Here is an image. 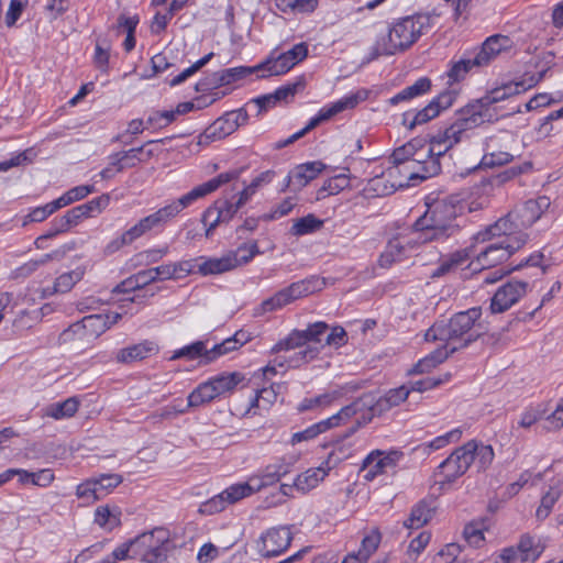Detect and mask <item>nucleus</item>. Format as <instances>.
Wrapping results in <instances>:
<instances>
[{
    "instance_id": "1",
    "label": "nucleus",
    "mask_w": 563,
    "mask_h": 563,
    "mask_svg": "<svg viewBox=\"0 0 563 563\" xmlns=\"http://www.w3.org/2000/svg\"><path fill=\"white\" fill-rule=\"evenodd\" d=\"M463 206L455 197L438 200L416 220L411 233L407 236L409 246H420L431 242H441L455 235L460 225L455 222Z\"/></svg>"
},
{
    "instance_id": "2",
    "label": "nucleus",
    "mask_w": 563,
    "mask_h": 563,
    "mask_svg": "<svg viewBox=\"0 0 563 563\" xmlns=\"http://www.w3.org/2000/svg\"><path fill=\"white\" fill-rule=\"evenodd\" d=\"M481 314V308H471L455 313L449 320L438 321L426 331L424 340L443 342L452 354L463 350L482 336L479 332H472Z\"/></svg>"
},
{
    "instance_id": "3",
    "label": "nucleus",
    "mask_w": 563,
    "mask_h": 563,
    "mask_svg": "<svg viewBox=\"0 0 563 563\" xmlns=\"http://www.w3.org/2000/svg\"><path fill=\"white\" fill-rule=\"evenodd\" d=\"M551 201L545 196L537 199L527 200L523 205L515 208L504 218H500L485 231L478 232L477 241H488L495 236L519 235L526 233L525 230L537 222L541 216L549 209Z\"/></svg>"
},
{
    "instance_id": "4",
    "label": "nucleus",
    "mask_w": 563,
    "mask_h": 563,
    "mask_svg": "<svg viewBox=\"0 0 563 563\" xmlns=\"http://www.w3.org/2000/svg\"><path fill=\"white\" fill-rule=\"evenodd\" d=\"M427 19L422 15L406 16L398 20L388 33L376 43V55H394L410 47L422 34Z\"/></svg>"
},
{
    "instance_id": "5",
    "label": "nucleus",
    "mask_w": 563,
    "mask_h": 563,
    "mask_svg": "<svg viewBox=\"0 0 563 563\" xmlns=\"http://www.w3.org/2000/svg\"><path fill=\"white\" fill-rule=\"evenodd\" d=\"M325 286V280L318 276H310L308 278L295 282L289 286L278 290L272 297L265 299L257 308V314L272 312L296 301L297 299L310 296L320 291Z\"/></svg>"
},
{
    "instance_id": "6",
    "label": "nucleus",
    "mask_w": 563,
    "mask_h": 563,
    "mask_svg": "<svg viewBox=\"0 0 563 563\" xmlns=\"http://www.w3.org/2000/svg\"><path fill=\"white\" fill-rule=\"evenodd\" d=\"M133 555L143 563H163L167 559L170 537L164 528H154L132 539Z\"/></svg>"
},
{
    "instance_id": "7",
    "label": "nucleus",
    "mask_w": 563,
    "mask_h": 563,
    "mask_svg": "<svg viewBox=\"0 0 563 563\" xmlns=\"http://www.w3.org/2000/svg\"><path fill=\"white\" fill-rule=\"evenodd\" d=\"M544 71L539 73L538 77L531 76L529 80H521L517 82H508L500 87H496L488 91L484 97L478 99L475 103L468 104V107H474L478 111L482 118V123L485 121L492 120V114L489 113L490 107L495 103L501 102L512 96H516L527 89L537 85L543 78Z\"/></svg>"
},
{
    "instance_id": "8",
    "label": "nucleus",
    "mask_w": 563,
    "mask_h": 563,
    "mask_svg": "<svg viewBox=\"0 0 563 563\" xmlns=\"http://www.w3.org/2000/svg\"><path fill=\"white\" fill-rule=\"evenodd\" d=\"M240 170H231L227 173H221L217 177L209 179L208 181L196 186L187 194L183 195L177 200H174L169 205H166V209L169 212L172 219L178 216L184 209L191 206L195 201L200 198L206 197L207 195L216 191L219 187L229 181L239 178Z\"/></svg>"
},
{
    "instance_id": "9",
    "label": "nucleus",
    "mask_w": 563,
    "mask_h": 563,
    "mask_svg": "<svg viewBox=\"0 0 563 563\" xmlns=\"http://www.w3.org/2000/svg\"><path fill=\"white\" fill-rule=\"evenodd\" d=\"M500 243L488 245L477 255V263L483 269L496 266L507 261L516 251L522 247L528 241L527 233L519 235H504Z\"/></svg>"
},
{
    "instance_id": "10",
    "label": "nucleus",
    "mask_w": 563,
    "mask_h": 563,
    "mask_svg": "<svg viewBox=\"0 0 563 563\" xmlns=\"http://www.w3.org/2000/svg\"><path fill=\"white\" fill-rule=\"evenodd\" d=\"M365 96L361 92L351 93L349 96L343 97L342 99L333 102L331 106L323 108L320 110L319 114L314 118H311L308 124L300 131L296 132L287 140H285L279 146H286L295 141L299 140L303 135H306L309 131L313 130L318 126L322 121L332 118L333 115L346 110L353 109L358 104L361 100H364Z\"/></svg>"
},
{
    "instance_id": "11",
    "label": "nucleus",
    "mask_w": 563,
    "mask_h": 563,
    "mask_svg": "<svg viewBox=\"0 0 563 563\" xmlns=\"http://www.w3.org/2000/svg\"><path fill=\"white\" fill-rule=\"evenodd\" d=\"M308 55V46L306 43L296 44L287 52L275 55V52L257 68L267 71L269 76H278L289 71L295 65L302 62Z\"/></svg>"
},
{
    "instance_id": "12",
    "label": "nucleus",
    "mask_w": 563,
    "mask_h": 563,
    "mask_svg": "<svg viewBox=\"0 0 563 563\" xmlns=\"http://www.w3.org/2000/svg\"><path fill=\"white\" fill-rule=\"evenodd\" d=\"M455 99V90H444L415 114L411 115L410 113H406L404 115V124H406L410 130L415 129L417 125L424 124L437 118L442 111L452 107Z\"/></svg>"
},
{
    "instance_id": "13",
    "label": "nucleus",
    "mask_w": 563,
    "mask_h": 563,
    "mask_svg": "<svg viewBox=\"0 0 563 563\" xmlns=\"http://www.w3.org/2000/svg\"><path fill=\"white\" fill-rule=\"evenodd\" d=\"M291 540L292 536L288 527H273L261 534L256 541V548L263 558H273L286 551Z\"/></svg>"
},
{
    "instance_id": "14",
    "label": "nucleus",
    "mask_w": 563,
    "mask_h": 563,
    "mask_svg": "<svg viewBox=\"0 0 563 563\" xmlns=\"http://www.w3.org/2000/svg\"><path fill=\"white\" fill-rule=\"evenodd\" d=\"M479 124H482V118L476 108L466 106L459 112L456 120L441 132V135L449 146L453 147L462 141L468 130Z\"/></svg>"
},
{
    "instance_id": "15",
    "label": "nucleus",
    "mask_w": 563,
    "mask_h": 563,
    "mask_svg": "<svg viewBox=\"0 0 563 563\" xmlns=\"http://www.w3.org/2000/svg\"><path fill=\"white\" fill-rule=\"evenodd\" d=\"M260 70H262V68H257L256 65L254 67L240 66L223 69L221 71H216L209 75L208 77L199 80L196 84L195 89L198 92H206L220 86L233 84Z\"/></svg>"
},
{
    "instance_id": "16",
    "label": "nucleus",
    "mask_w": 563,
    "mask_h": 563,
    "mask_svg": "<svg viewBox=\"0 0 563 563\" xmlns=\"http://www.w3.org/2000/svg\"><path fill=\"white\" fill-rule=\"evenodd\" d=\"M529 284L521 280H509L500 286L490 301L493 313H503L511 308L528 291Z\"/></svg>"
},
{
    "instance_id": "17",
    "label": "nucleus",
    "mask_w": 563,
    "mask_h": 563,
    "mask_svg": "<svg viewBox=\"0 0 563 563\" xmlns=\"http://www.w3.org/2000/svg\"><path fill=\"white\" fill-rule=\"evenodd\" d=\"M543 551V547L532 537H521L517 548L504 549L499 563H532Z\"/></svg>"
},
{
    "instance_id": "18",
    "label": "nucleus",
    "mask_w": 563,
    "mask_h": 563,
    "mask_svg": "<svg viewBox=\"0 0 563 563\" xmlns=\"http://www.w3.org/2000/svg\"><path fill=\"white\" fill-rule=\"evenodd\" d=\"M402 453L398 451L385 453L376 450L371 452L362 464V470L365 472L364 479L371 482L376 476L386 473L388 468L395 467Z\"/></svg>"
},
{
    "instance_id": "19",
    "label": "nucleus",
    "mask_w": 563,
    "mask_h": 563,
    "mask_svg": "<svg viewBox=\"0 0 563 563\" xmlns=\"http://www.w3.org/2000/svg\"><path fill=\"white\" fill-rule=\"evenodd\" d=\"M373 395L364 394L352 404L343 407L339 412L324 419L329 429L340 426L341 423L349 420L351 417L363 412V424L369 422L374 416H372Z\"/></svg>"
},
{
    "instance_id": "20",
    "label": "nucleus",
    "mask_w": 563,
    "mask_h": 563,
    "mask_svg": "<svg viewBox=\"0 0 563 563\" xmlns=\"http://www.w3.org/2000/svg\"><path fill=\"white\" fill-rule=\"evenodd\" d=\"M250 496V487L244 483L233 484L219 495L212 497L203 505L205 512H219L227 505L238 503L239 500Z\"/></svg>"
},
{
    "instance_id": "21",
    "label": "nucleus",
    "mask_w": 563,
    "mask_h": 563,
    "mask_svg": "<svg viewBox=\"0 0 563 563\" xmlns=\"http://www.w3.org/2000/svg\"><path fill=\"white\" fill-rule=\"evenodd\" d=\"M416 167L421 169L420 180L437 176L441 172V164L438 158L431 156L430 150H428L427 143L421 140L416 141L415 155L411 158Z\"/></svg>"
},
{
    "instance_id": "22",
    "label": "nucleus",
    "mask_w": 563,
    "mask_h": 563,
    "mask_svg": "<svg viewBox=\"0 0 563 563\" xmlns=\"http://www.w3.org/2000/svg\"><path fill=\"white\" fill-rule=\"evenodd\" d=\"M511 45L512 41L506 35L495 34L489 36L474 57L475 64H477V67L488 65L500 52L510 48Z\"/></svg>"
},
{
    "instance_id": "23",
    "label": "nucleus",
    "mask_w": 563,
    "mask_h": 563,
    "mask_svg": "<svg viewBox=\"0 0 563 563\" xmlns=\"http://www.w3.org/2000/svg\"><path fill=\"white\" fill-rule=\"evenodd\" d=\"M158 352V346L155 342L145 340L140 343L123 347L115 354V361L122 364H131L134 362L143 361Z\"/></svg>"
},
{
    "instance_id": "24",
    "label": "nucleus",
    "mask_w": 563,
    "mask_h": 563,
    "mask_svg": "<svg viewBox=\"0 0 563 563\" xmlns=\"http://www.w3.org/2000/svg\"><path fill=\"white\" fill-rule=\"evenodd\" d=\"M410 393L411 389L408 385H401L389 389L378 399L373 395L372 416H380L391 408L399 406L408 398Z\"/></svg>"
},
{
    "instance_id": "25",
    "label": "nucleus",
    "mask_w": 563,
    "mask_h": 563,
    "mask_svg": "<svg viewBox=\"0 0 563 563\" xmlns=\"http://www.w3.org/2000/svg\"><path fill=\"white\" fill-rule=\"evenodd\" d=\"M234 268H236V260L228 253L221 257H197V273L202 276L223 274Z\"/></svg>"
},
{
    "instance_id": "26",
    "label": "nucleus",
    "mask_w": 563,
    "mask_h": 563,
    "mask_svg": "<svg viewBox=\"0 0 563 563\" xmlns=\"http://www.w3.org/2000/svg\"><path fill=\"white\" fill-rule=\"evenodd\" d=\"M104 320H107V317H102V313L86 316L80 321L71 324L65 331V334L70 332L77 334L81 331H86L90 336H99L106 330H108Z\"/></svg>"
},
{
    "instance_id": "27",
    "label": "nucleus",
    "mask_w": 563,
    "mask_h": 563,
    "mask_svg": "<svg viewBox=\"0 0 563 563\" xmlns=\"http://www.w3.org/2000/svg\"><path fill=\"white\" fill-rule=\"evenodd\" d=\"M169 220H172V217L167 211L166 207H163L155 211L154 213L141 219L136 224L130 228V235H133L136 240L146 232H148L150 230H152L153 228L166 223Z\"/></svg>"
},
{
    "instance_id": "28",
    "label": "nucleus",
    "mask_w": 563,
    "mask_h": 563,
    "mask_svg": "<svg viewBox=\"0 0 563 563\" xmlns=\"http://www.w3.org/2000/svg\"><path fill=\"white\" fill-rule=\"evenodd\" d=\"M324 164L321 162H309L298 165L291 175L287 177V184L294 181L299 188L305 187L309 181L314 179L323 169Z\"/></svg>"
},
{
    "instance_id": "29",
    "label": "nucleus",
    "mask_w": 563,
    "mask_h": 563,
    "mask_svg": "<svg viewBox=\"0 0 563 563\" xmlns=\"http://www.w3.org/2000/svg\"><path fill=\"white\" fill-rule=\"evenodd\" d=\"M415 165L412 161L393 164V166L387 169V175L391 178L399 177L398 180L404 181V187L415 186L421 181V169L417 168Z\"/></svg>"
},
{
    "instance_id": "30",
    "label": "nucleus",
    "mask_w": 563,
    "mask_h": 563,
    "mask_svg": "<svg viewBox=\"0 0 563 563\" xmlns=\"http://www.w3.org/2000/svg\"><path fill=\"white\" fill-rule=\"evenodd\" d=\"M245 376L240 372L224 373L209 379L217 397L232 393L240 384L244 383Z\"/></svg>"
},
{
    "instance_id": "31",
    "label": "nucleus",
    "mask_w": 563,
    "mask_h": 563,
    "mask_svg": "<svg viewBox=\"0 0 563 563\" xmlns=\"http://www.w3.org/2000/svg\"><path fill=\"white\" fill-rule=\"evenodd\" d=\"M418 246H409L407 239L402 243L399 239H393L388 242L385 251L380 254L378 264L383 268L390 267L396 261L400 260L407 250H416Z\"/></svg>"
},
{
    "instance_id": "32",
    "label": "nucleus",
    "mask_w": 563,
    "mask_h": 563,
    "mask_svg": "<svg viewBox=\"0 0 563 563\" xmlns=\"http://www.w3.org/2000/svg\"><path fill=\"white\" fill-rule=\"evenodd\" d=\"M329 468L317 467L309 468L306 472L299 474L294 481V486L301 493H307L319 485L328 475Z\"/></svg>"
},
{
    "instance_id": "33",
    "label": "nucleus",
    "mask_w": 563,
    "mask_h": 563,
    "mask_svg": "<svg viewBox=\"0 0 563 563\" xmlns=\"http://www.w3.org/2000/svg\"><path fill=\"white\" fill-rule=\"evenodd\" d=\"M432 82L428 77H421L416 80L411 86L404 88L393 98H390L389 102L391 104H398L402 101L411 100L416 97L428 93L431 90Z\"/></svg>"
},
{
    "instance_id": "34",
    "label": "nucleus",
    "mask_w": 563,
    "mask_h": 563,
    "mask_svg": "<svg viewBox=\"0 0 563 563\" xmlns=\"http://www.w3.org/2000/svg\"><path fill=\"white\" fill-rule=\"evenodd\" d=\"M246 341L247 338L244 333L236 332L233 336L223 340L221 343L213 345L211 349H208L207 363H211L218 357L238 350Z\"/></svg>"
},
{
    "instance_id": "35",
    "label": "nucleus",
    "mask_w": 563,
    "mask_h": 563,
    "mask_svg": "<svg viewBox=\"0 0 563 563\" xmlns=\"http://www.w3.org/2000/svg\"><path fill=\"white\" fill-rule=\"evenodd\" d=\"M452 353L442 345L434 350L426 357L421 358L413 367L409 371V374H426L431 372L439 364L443 363Z\"/></svg>"
},
{
    "instance_id": "36",
    "label": "nucleus",
    "mask_w": 563,
    "mask_h": 563,
    "mask_svg": "<svg viewBox=\"0 0 563 563\" xmlns=\"http://www.w3.org/2000/svg\"><path fill=\"white\" fill-rule=\"evenodd\" d=\"M207 354H208V347H207V341H196L189 345L183 346L181 349H178L174 352V354L170 356V360H178V358H186L189 361L196 360L198 357L202 358V362L207 363Z\"/></svg>"
},
{
    "instance_id": "37",
    "label": "nucleus",
    "mask_w": 563,
    "mask_h": 563,
    "mask_svg": "<svg viewBox=\"0 0 563 563\" xmlns=\"http://www.w3.org/2000/svg\"><path fill=\"white\" fill-rule=\"evenodd\" d=\"M466 473L461 465H456L454 459L448 456L439 466L434 473L435 477H442L438 481L439 484H450L456 481L459 477Z\"/></svg>"
},
{
    "instance_id": "38",
    "label": "nucleus",
    "mask_w": 563,
    "mask_h": 563,
    "mask_svg": "<svg viewBox=\"0 0 563 563\" xmlns=\"http://www.w3.org/2000/svg\"><path fill=\"white\" fill-rule=\"evenodd\" d=\"M214 398H217L214 387L207 380L198 385V387L189 394L187 409L190 407H199L212 401Z\"/></svg>"
},
{
    "instance_id": "39",
    "label": "nucleus",
    "mask_w": 563,
    "mask_h": 563,
    "mask_svg": "<svg viewBox=\"0 0 563 563\" xmlns=\"http://www.w3.org/2000/svg\"><path fill=\"white\" fill-rule=\"evenodd\" d=\"M432 510L426 503L417 504L410 512L409 518L404 522L408 529H419L430 521Z\"/></svg>"
},
{
    "instance_id": "40",
    "label": "nucleus",
    "mask_w": 563,
    "mask_h": 563,
    "mask_svg": "<svg viewBox=\"0 0 563 563\" xmlns=\"http://www.w3.org/2000/svg\"><path fill=\"white\" fill-rule=\"evenodd\" d=\"M468 260L466 251H457L450 255L449 258L444 260L440 265L431 273L432 278L442 277L450 272L456 269L461 265L465 264Z\"/></svg>"
},
{
    "instance_id": "41",
    "label": "nucleus",
    "mask_w": 563,
    "mask_h": 563,
    "mask_svg": "<svg viewBox=\"0 0 563 563\" xmlns=\"http://www.w3.org/2000/svg\"><path fill=\"white\" fill-rule=\"evenodd\" d=\"M85 275L84 267H76L75 269L64 273L55 279L54 292L65 294L82 279Z\"/></svg>"
},
{
    "instance_id": "42",
    "label": "nucleus",
    "mask_w": 563,
    "mask_h": 563,
    "mask_svg": "<svg viewBox=\"0 0 563 563\" xmlns=\"http://www.w3.org/2000/svg\"><path fill=\"white\" fill-rule=\"evenodd\" d=\"M79 407V401L75 397H70L62 402H56L47 408L46 415L54 419H64L73 417Z\"/></svg>"
},
{
    "instance_id": "43",
    "label": "nucleus",
    "mask_w": 563,
    "mask_h": 563,
    "mask_svg": "<svg viewBox=\"0 0 563 563\" xmlns=\"http://www.w3.org/2000/svg\"><path fill=\"white\" fill-rule=\"evenodd\" d=\"M211 207L217 208L216 212L220 216L223 223H228L243 206L235 198H227L224 196L216 200Z\"/></svg>"
},
{
    "instance_id": "44",
    "label": "nucleus",
    "mask_w": 563,
    "mask_h": 563,
    "mask_svg": "<svg viewBox=\"0 0 563 563\" xmlns=\"http://www.w3.org/2000/svg\"><path fill=\"white\" fill-rule=\"evenodd\" d=\"M322 225V220L316 218L313 214H308L294 221L290 233L296 236H301L318 231Z\"/></svg>"
},
{
    "instance_id": "45",
    "label": "nucleus",
    "mask_w": 563,
    "mask_h": 563,
    "mask_svg": "<svg viewBox=\"0 0 563 563\" xmlns=\"http://www.w3.org/2000/svg\"><path fill=\"white\" fill-rule=\"evenodd\" d=\"M476 449V440H471L463 445L455 449L449 456L454 459L456 465H461L466 472L470 466L474 463V456L472 452Z\"/></svg>"
},
{
    "instance_id": "46",
    "label": "nucleus",
    "mask_w": 563,
    "mask_h": 563,
    "mask_svg": "<svg viewBox=\"0 0 563 563\" xmlns=\"http://www.w3.org/2000/svg\"><path fill=\"white\" fill-rule=\"evenodd\" d=\"M476 449V440H471L463 445L455 449L449 456L454 459L456 465H461L466 472L470 466L474 463V456L472 452Z\"/></svg>"
},
{
    "instance_id": "47",
    "label": "nucleus",
    "mask_w": 563,
    "mask_h": 563,
    "mask_svg": "<svg viewBox=\"0 0 563 563\" xmlns=\"http://www.w3.org/2000/svg\"><path fill=\"white\" fill-rule=\"evenodd\" d=\"M60 255L62 254L58 251H54L52 253L44 254L38 260H31V261L24 263L23 265H21L20 267H18L14 271V276L16 278H19V277L25 278V277L30 276L31 274H33L35 271H37L41 266L47 264L48 262H51L55 258H59Z\"/></svg>"
},
{
    "instance_id": "48",
    "label": "nucleus",
    "mask_w": 563,
    "mask_h": 563,
    "mask_svg": "<svg viewBox=\"0 0 563 563\" xmlns=\"http://www.w3.org/2000/svg\"><path fill=\"white\" fill-rule=\"evenodd\" d=\"M561 494L562 488L560 483L550 486L549 490L541 498V505L537 509V517L540 519L547 518Z\"/></svg>"
},
{
    "instance_id": "49",
    "label": "nucleus",
    "mask_w": 563,
    "mask_h": 563,
    "mask_svg": "<svg viewBox=\"0 0 563 563\" xmlns=\"http://www.w3.org/2000/svg\"><path fill=\"white\" fill-rule=\"evenodd\" d=\"M475 66H477V64H475V58H463L452 63L450 69L446 73L449 82L454 84L463 80L468 71Z\"/></svg>"
},
{
    "instance_id": "50",
    "label": "nucleus",
    "mask_w": 563,
    "mask_h": 563,
    "mask_svg": "<svg viewBox=\"0 0 563 563\" xmlns=\"http://www.w3.org/2000/svg\"><path fill=\"white\" fill-rule=\"evenodd\" d=\"M404 187V181L394 180L388 183L384 175L376 176L368 181V189L374 191L377 196H387L393 194L397 188Z\"/></svg>"
},
{
    "instance_id": "51",
    "label": "nucleus",
    "mask_w": 563,
    "mask_h": 563,
    "mask_svg": "<svg viewBox=\"0 0 563 563\" xmlns=\"http://www.w3.org/2000/svg\"><path fill=\"white\" fill-rule=\"evenodd\" d=\"M472 455L474 456V463L478 471H485L493 463L495 453L490 445L476 441V449L472 452Z\"/></svg>"
},
{
    "instance_id": "52",
    "label": "nucleus",
    "mask_w": 563,
    "mask_h": 563,
    "mask_svg": "<svg viewBox=\"0 0 563 563\" xmlns=\"http://www.w3.org/2000/svg\"><path fill=\"white\" fill-rule=\"evenodd\" d=\"M95 191H96V189L91 185H80V186H76V187L67 190L59 198H57V200L63 208L73 202H76V201H79V200L86 198L88 195H90Z\"/></svg>"
},
{
    "instance_id": "53",
    "label": "nucleus",
    "mask_w": 563,
    "mask_h": 563,
    "mask_svg": "<svg viewBox=\"0 0 563 563\" xmlns=\"http://www.w3.org/2000/svg\"><path fill=\"white\" fill-rule=\"evenodd\" d=\"M308 342V336L305 333V330H294L285 340L276 343L273 351L279 352L284 350H292L300 347Z\"/></svg>"
},
{
    "instance_id": "54",
    "label": "nucleus",
    "mask_w": 563,
    "mask_h": 563,
    "mask_svg": "<svg viewBox=\"0 0 563 563\" xmlns=\"http://www.w3.org/2000/svg\"><path fill=\"white\" fill-rule=\"evenodd\" d=\"M338 397L339 393L334 391L322 394L313 398H306L299 404L298 410L303 412L319 407L324 408L330 406Z\"/></svg>"
},
{
    "instance_id": "55",
    "label": "nucleus",
    "mask_w": 563,
    "mask_h": 563,
    "mask_svg": "<svg viewBox=\"0 0 563 563\" xmlns=\"http://www.w3.org/2000/svg\"><path fill=\"white\" fill-rule=\"evenodd\" d=\"M329 430V427L324 420H321L307 429L296 432L292 434L290 443L296 445L302 441H310L317 438L319 434Z\"/></svg>"
},
{
    "instance_id": "56",
    "label": "nucleus",
    "mask_w": 563,
    "mask_h": 563,
    "mask_svg": "<svg viewBox=\"0 0 563 563\" xmlns=\"http://www.w3.org/2000/svg\"><path fill=\"white\" fill-rule=\"evenodd\" d=\"M290 470L291 464L283 460L274 464L267 465L263 472L266 479V484L268 486L274 485L280 479V477L287 475L290 472Z\"/></svg>"
},
{
    "instance_id": "57",
    "label": "nucleus",
    "mask_w": 563,
    "mask_h": 563,
    "mask_svg": "<svg viewBox=\"0 0 563 563\" xmlns=\"http://www.w3.org/2000/svg\"><path fill=\"white\" fill-rule=\"evenodd\" d=\"M257 254H260V250L256 241L244 243L235 251L228 252V255L235 257L236 267L247 264Z\"/></svg>"
},
{
    "instance_id": "58",
    "label": "nucleus",
    "mask_w": 563,
    "mask_h": 563,
    "mask_svg": "<svg viewBox=\"0 0 563 563\" xmlns=\"http://www.w3.org/2000/svg\"><path fill=\"white\" fill-rule=\"evenodd\" d=\"M109 202L110 196L108 194H103L86 203L79 205L78 207L85 219L101 213V211L108 207Z\"/></svg>"
},
{
    "instance_id": "59",
    "label": "nucleus",
    "mask_w": 563,
    "mask_h": 563,
    "mask_svg": "<svg viewBox=\"0 0 563 563\" xmlns=\"http://www.w3.org/2000/svg\"><path fill=\"white\" fill-rule=\"evenodd\" d=\"M380 542V533L375 530L362 540L360 550L356 552L361 560L368 561L369 556L377 550Z\"/></svg>"
},
{
    "instance_id": "60",
    "label": "nucleus",
    "mask_w": 563,
    "mask_h": 563,
    "mask_svg": "<svg viewBox=\"0 0 563 563\" xmlns=\"http://www.w3.org/2000/svg\"><path fill=\"white\" fill-rule=\"evenodd\" d=\"M514 155L506 151H490L487 152L482 158V165L485 167L503 166L510 163Z\"/></svg>"
},
{
    "instance_id": "61",
    "label": "nucleus",
    "mask_w": 563,
    "mask_h": 563,
    "mask_svg": "<svg viewBox=\"0 0 563 563\" xmlns=\"http://www.w3.org/2000/svg\"><path fill=\"white\" fill-rule=\"evenodd\" d=\"M92 481L97 483L98 493L102 497L122 483V476L119 474H102L99 477H93Z\"/></svg>"
},
{
    "instance_id": "62",
    "label": "nucleus",
    "mask_w": 563,
    "mask_h": 563,
    "mask_svg": "<svg viewBox=\"0 0 563 563\" xmlns=\"http://www.w3.org/2000/svg\"><path fill=\"white\" fill-rule=\"evenodd\" d=\"M277 399V391L274 388V386H271L268 388H262L255 396V398L251 402V407L249 408V411L252 408H263L268 409L271 405H273Z\"/></svg>"
},
{
    "instance_id": "63",
    "label": "nucleus",
    "mask_w": 563,
    "mask_h": 563,
    "mask_svg": "<svg viewBox=\"0 0 563 563\" xmlns=\"http://www.w3.org/2000/svg\"><path fill=\"white\" fill-rule=\"evenodd\" d=\"M460 552L461 548L459 544L449 543L434 554L432 563H456Z\"/></svg>"
},
{
    "instance_id": "64",
    "label": "nucleus",
    "mask_w": 563,
    "mask_h": 563,
    "mask_svg": "<svg viewBox=\"0 0 563 563\" xmlns=\"http://www.w3.org/2000/svg\"><path fill=\"white\" fill-rule=\"evenodd\" d=\"M95 522L102 528L108 527L111 530L119 526L120 519L118 516L112 515L108 507L100 506L95 511Z\"/></svg>"
}]
</instances>
